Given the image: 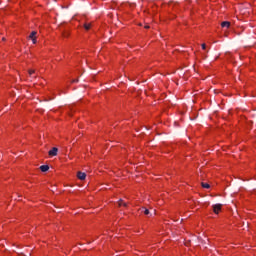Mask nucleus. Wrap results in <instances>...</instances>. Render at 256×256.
Instances as JSON below:
<instances>
[{
	"label": "nucleus",
	"instance_id": "14",
	"mask_svg": "<svg viewBox=\"0 0 256 256\" xmlns=\"http://www.w3.org/2000/svg\"><path fill=\"white\" fill-rule=\"evenodd\" d=\"M69 34L68 33H63V37H68Z\"/></svg>",
	"mask_w": 256,
	"mask_h": 256
},
{
	"label": "nucleus",
	"instance_id": "3",
	"mask_svg": "<svg viewBox=\"0 0 256 256\" xmlns=\"http://www.w3.org/2000/svg\"><path fill=\"white\" fill-rule=\"evenodd\" d=\"M37 35L36 31L31 32V34L29 35V39L32 40V43L35 45L37 43V37H35Z\"/></svg>",
	"mask_w": 256,
	"mask_h": 256
},
{
	"label": "nucleus",
	"instance_id": "17",
	"mask_svg": "<svg viewBox=\"0 0 256 256\" xmlns=\"http://www.w3.org/2000/svg\"><path fill=\"white\" fill-rule=\"evenodd\" d=\"M153 214L155 215V210H153Z\"/></svg>",
	"mask_w": 256,
	"mask_h": 256
},
{
	"label": "nucleus",
	"instance_id": "11",
	"mask_svg": "<svg viewBox=\"0 0 256 256\" xmlns=\"http://www.w3.org/2000/svg\"><path fill=\"white\" fill-rule=\"evenodd\" d=\"M28 73H29V76L30 77H33L34 73H35V70H28Z\"/></svg>",
	"mask_w": 256,
	"mask_h": 256
},
{
	"label": "nucleus",
	"instance_id": "8",
	"mask_svg": "<svg viewBox=\"0 0 256 256\" xmlns=\"http://www.w3.org/2000/svg\"><path fill=\"white\" fill-rule=\"evenodd\" d=\"M118 205H119V207H127V203L123 202V199H120L118 201Z\"/></svg>",
	"mask_w": 256,
	"mask_h": 256
},
{
	"label": "nucleus",
	"instance_id": "5",
	"mask_svg": "<svg viewBox=\"0 0 256 256\" xmlns=\"http://www.w3.org/2000/svg\"><path fill=\"white\" fill-rule=\"evenodd\" d=\"M141 211H142V213H144V215H148L150 217H153V213H151V211H149V209L142 208Z\"/></svg>",
	"mask_w": 256,
	"mask_h": 256
},
{
	"label": "nucleus",
	"instance_id": "10",
	"mask_svg": "<svg viewBox=\"0 0 256 256\" xmlns=\"http://www.w3.org/2000/svg\"><path fill=\"white\" fill-rule=\"evenodd\" d=\"M84 29H85L86 31H89V29H91V24L85 23V24H84Z\"/></svg>",
	"mask_w": 256,
	"mask_h": 256
},
{
	"label": "nucleus",
	"instance_id": "16",
	"mask_svg": "<svg viewBox=\"0 0 256 256\" xmlns=\"http://www.w3.org/2000/svg\"><path fill=\"white\" fill-rule=\"evenodd\" d=\"M2 41H5V38H2Z\"/></svg>",
	"mask_w": 256,
	"mask_h": 256
},
{
	"label": "nucleus",
	"instance_id": "6",
	"mask_svg": "<svg viewBox=\"0 0 256 256\" xmlns=\"http://www.w3.org/2000/svg\"><path fill=\"white\" fill-rule=\"evenodd\" d=\"M221 27H226L227 29H229V27H231V22L224 21L221 23Z\"/></svg>",
	"mask_w": 256,
	"mask_h": 256
},
{
	"label": "nucleus",
	"instance_id": "4",
	"mask_svg": "<svg viewBox=\"0 0 256 256\" xmlns=\"http://www.w3.org/2000/svg\"><path fill=\"white\" fill-rule=\"evenodd\" d=\"M77 177L78 179H80V181H85L87 174H85L84 172H78Z\"/></svg>",
	"mask_w": 256,
	"mask_h": 256
},
{
	"label": "nucleus",
	"instance_id": "7",
	"mask_svg": "<svg viewBox=\"0 0 256 256\" xmlns=\"http://www.w3.org/2000/svg\"><path fill=\"white\" fill-rule=\"evenodd\" d=\"M49 169V165H42L40 166V170L42 173H47V170Z\"/></svg>",
	"mask_w": 256,
	"mask_h": 256
},
{
	"label": "nucleus",
	"instance_id": "15",
	"mask_svg": "<svg viewBox=\"0 0 256 256\" xmlns=\"http://www.w3.org/2000/svg\"><path fill=\"white\" fill-rule=\"evenodd\" d=\"M145 29H149V25H146V26H145Z\"/></svg>",
	"mask_w": 256,
	"mask_h": 256
},
{
	"label": "nucleus",
	"instance_id": "9",
	"mask_svg": "<svg viewBox=\"0 0 256 256\" xmlns=\"http://www.w3.org/2000/svg\"><path fill=\"white\" fill-rule=\"evenodd\" d=\"M201 186L204 188V189H210L211 185H209L208 183H201Z\"/></svg>",
	"mask_w": 256,
	"mask_h": 256
},
{
	"label": "nucleus",
	"instance_id": "1",
	"mask_svg": "<svg viewBox=\"0 0 256 256\" xmlns=\"http://www.w3.org/2000/svg\"><path fill=\"white\" fill-rule=\"evenodd\" d=\"M221 207H223L222 204H214V205L212 206L213 212H214L216 215H219V211H221Z\"/></svg>",
	"mask_w": 256,
	"mask_h": 256
},
{
	"label": "nucleus",
	"instance_id": "2",
	"mask_svg": "<svg viewBox=\"0 0 256 256\" xmlns=\"http://www.w3.org/2000/svg\"><path fill=\"white\" fill-rule=\"evenodd\" d=\"M57 153H59V149L57 147L52 148L48 154L50 157H57Z\"/></svg>",
	"mask_w": 256,
	"mask_h": 256
},
{
	"label": "nucleus",
	"instance_id": "13",
	"mask_svg": "<svg viewBox=\"0 0 256 256\" xmlns=\"http://www.w3.org/2000/svg\"><path fill=\"white\" fill-rule=\"evenodd\" d=\"M202 49H207V45L206 44H202Z\"/></svg>",
	"mask_w": 256,
	"mask_h": 256
},
{
	"label": "nucleus",
	"instance_id": "12",
	"mask_svg": "<svg viewBox=\"0 0 256 256\" xmlns=\"http://www.w3.org/2000/svg\"><path fill=\"white\" fill-rule=\"evenodd\" d=\"M72 83H79V79L72 80Z\"/></svg>",
	"mask_w": 256,
	"mask_h": 256
}]
</instances>
